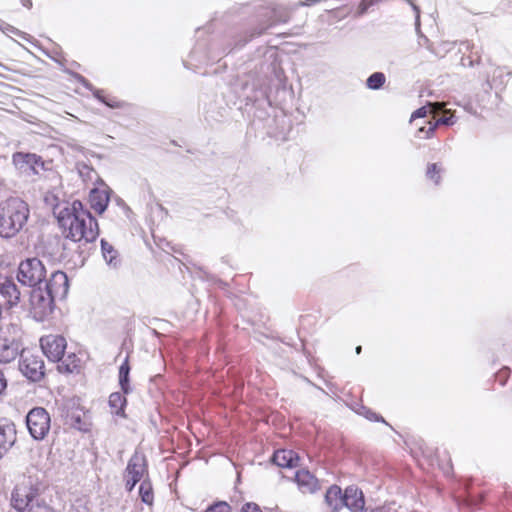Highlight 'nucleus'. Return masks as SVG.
Here are the masks:
<instances>
[{"label": "nucleus", "instance_id": "25", "mask_svg": "<svg viewBox=\"0 0 512 512\" xmlns=\"http://www.w3.org/2000/svg\"><path fill=\"white\" fill-rule=\"evenodd\" d=\"M272 14H273V19L270 21V23L268 25H266L265 27H262L260 30L256 31L253 35H251V37H253L255 35H261L268 27H270L276 23H285L289 19L288 12L285 10L278 11L275 9L272 11Z\"/></svg>", "mask_w": 512, "mask_h": 512}, {"label": "nucleus", "instance_id": "13", "mask_svg": "<svg viewBox=\"0 0 512 512\" xmlns=\"http://www.w3.org/2000/svg\"><path fill=\"white\" fill-rule=\"evenodd\" d=\"M344 506L350 509L352 512H367L364 508L365 501L361 490L355 486H349L344 492Z\"/></svg>", "mask_w": 512, "mask_h": 512}, {"label": "nucleus", "instance_id": "31", "mask_svg": "<svg viewBox=\"0 0 512 512\" xmlns=\"http://www.w3.org/2000/svg\"><path fill=\"white\" fill-rule=\"evenodd\" d=\"M78 171H79L80 176L83 178L84 177L90 178L92 173H94V174L96 173L93 168H91L90 166H88L86 164L79 165Z\"/></svg>", "mask_w": 512, "mask_h": 512}, {"label": "nucleus", "instance_id": "28", "mask_svg": "<svg viewBox=\"0 0 512 512\" xmlns=\"http://www.w3.org/2000/svg\"><path fill=\"white\" fill-rule=\"evenodd\" d=\"M440 172L441 168L438 166V164L433 163L428 166L426 175L429 179L433 180L435 184H439Z\"/></svg>", "mask_w": 512, "mask_h": 512}, {"label": "nucleus", "instance_id": "12", "mask_svg": "<svg viewBox=\"0 0 512 512\" xmlns=\"http://www.w3.org/2000/svg\"><path fill=\"white\" fill-rule=\"evenodd\" d=\"M125 472L126 489L128 491H132L145 472V464L143 460L138 456L132 457L128 462Z\"/></svg>", "mask_w": 512, "mask_h": 512}, {"label": "nucleus", "instance_id": "21", "mask_svg": "<svg viewBox=\"0 0 512 512\" xmlns=\"http://www.w3.org/2000/svg\"><path fill=\"white\" fill-rule=\"evenodd\" d=\"M443 109V103L440 102H429L427 106L420 107L416 111H414L411 115V121L415 120L416 118H424L428 114H433V117H435L437 114L442 112Z\"/></svg>", "mask_w": 512, "mask_h": 512}, {"label": "nucleus", "instance_id": "10", "mask_svg": "<svg viewBox=\"0 0 512 512\" xmlns=\"http://www.w3.org/2000/svg\"><path fill=\"white\" fill-rule=\"evenodd\" d=\"M40 498L35 496L34 491L27 485H17L11 497L12 506L19 512L29 511L32 504Z\"/></svg>", "mask_w": 512, "mask_h": 512}, {"label": "nucleus", "instance_id": "1", "mask_svg": "<svg viewBox=\"0 0 512 512\" xmlns=\"http://www.w3.org/2000/svg\"><path fill=\"white\" fill-rule=\"evenodd\" d=\"M57 218L60 227L66 232V237L73 241L94 242L99 235L97 220L78 200L60 210Z\"/></svg>", "mask_w": 512, "mask_h": 512}, {"label": "nucleus", "instance_id": "6", "mask_svg": "<svg viewBox=\"0 0 512 512\" xmlns=\"http://www.w3.org/2000/svg\"><path fill=\"white\" fill-rule=\"evenodd\" d=\"M26 425L33 439L42 440L50 430V415L44 408L35 407L28 412Z\"/></svg>", "mask_w": 512, "mask_h": 512}, {"label": "nucleus", "instance_id": "35", "mask_svg": "<svg viewBox=\"0 0 512 512\" xmlns=\"http://www.w3.org/2000/svg\"><path fill=\"white\" fill-rule=\"evenodd\" d=\"M7 387V379L3 373V371L0 369V395L3 393V391Z\"/></svg>", "mask_w": 512, "mask_h": 512}, {"label": "nucleus", "instance_id": "41", "mask_svg": "<svg viewBox=\"0 0 512 512\" xmlns=\"http://www.w3.org/2000/svg\"><path fill=\"white\" fill-rule=\"evenodd\" d=\"M361 350H362V347H361V346H357V347H356V353H357V354H360V353H361Z\"/></svg>", "mask_w": 512, "mask_h": 512}, {"label": "nucleus", "instance_id": "17", "mask_svg": "<svg viewBox=\"0 0 512 512\" xmlns=\"http://www.w3.org/2000/svg\"><path fill=\"white\" fill-rule=\"evenodd\" d=\"M299 461L298 455L292 450H277L273 455V462L279 467H295Z\"/></svg>", "mask_w": 512, "mask_h": 512}, {"label": "nucleus", "instance_id": "27", "mask_svg": "<svg viewBox=\"0 0 512 512\" xmlns=\"http://www.w3.org/2000/svg\"><path fill=\"white\" fill-rule=\"evenodd\" d=\"M139 494L141 500L146 504H151L153 501V491L151 483L148 481H143L139 487Z\"/></svg>", "mask_w": 512, "mask_h": 512}, {"label": "nucleus", "instance_id": "4", "mask_svg": "<svg viewBox=\"0 0 512 512\" xmlns=\"http://www.w3.org/2000/svg\"><path fill=\"white\" fill-rule=\"evenodd\" d=\"M16 278L23 286L30 288L43 285L49 279L44 263L37 257L22 260L18 265Z\"/></svg>", "mask_w": 512, "mask_h": 512}, {"label": "nucleus", "instance_id": "19", "mask_svg": "<svg viewBox=\"0 0 512 512\" xmlns=\"http://www.w3.org/2000/svg\"><path fill=\"white\" fill-rule=\"evenodd\" d=\"M101 251L104 260L109 266L117 268L120 265L121 261L119 259L118 251L113 247V245L104 239L101 240Z\"/></svg>", "mask_w": 512, "mask_h": 512}, {"label": "nucleus", "instance_id": "32", "mask_svg": "<svg viewBox=\"0 0 512 512\" xmlns=\"http://www.w3.org/2000/svg\"><path fill=\"white\" fill-rule=\"evenodd\" d=\"M1 30L5 33V34H8V33H12L14 35H18V36H21L22 38H26V34L19 31L18 29H16L15 27L9 25V24H5L3 27H1Z\"/></svg>", "mask_w": 512, "mask_h": 512}, {"label": "nucleus", "instance_id": "23", "mask_svg": "<svg viewBox=\"0 0 512 512\" xmlns=\"http://www.w3.org/2000/svg\"><path fill=\"white\" fill-rule=\"evenodd\" d=\"M126 405V398L119 392H114L109 396V406L112 413L119 416H124V407Z\"/></svg>", "mask_w": 512, "mask_h": 512}, {"label": "nucleus", "instance_id": "2", "mask_svg": "<svg viewBox=\"0 0 512 512\" xmlns=\"http://www.w3.org/2000/svg\"><path fill=\"white\" fill-rule=\"evenodd\" d=\"M31 289V311L36 320L42 321L52 313L55 300L66 297L69 290L68 277L63 271H54L45 284Z\"/></svg>", "mask_w": 512, "mask_h": 512}, {"label": "nucleus", "instance_id": "40", "mask_svg": "<svg viewBox=\"0 0 512 512\" xmlns=\"http://www.w3.org/2000/svg\"><path fill=\"white\" fill-rule=\"evenodd\" d=\"M370 512H387V511L385 510V508H375V509L370 510Z\"/></svg>", "mask_w": 512, "mask_h": 512}, {"label": "nucleus", "instance_id": "7", "mask_svg": "<svg viewBox=\"0 0 512 512\" xmlns=\"http://www.w3.org/2000/svg\"><path fill=\"white\" fill-rule=\"evenodd\" d=\"M43 354L52 362H59L64 356L66 339L61 335H46L40 338Z\"/></svg>", "mask_w": 512, "mask_h": 512}, {"label": "nucleus", "instance_id": "5", "mask_svg": "<svg viewBox=\"0 0 512 512\" xmlns=\"http://www.w3.org/2000/svg\"><path fill=\"white\" fill-rule=\"evenodd\" d=\"M19 369L25 377L33 382L40 381L45 375L42 357L28 349H23L20 353Z\"/></svg>", "mask_w": 512, "mask_h": 512}, {"label": "nucleus", "instance_id": "26", "mask_svg": "<svg viewBox=\"0 0 512 512\" xmlns=\"http://www.w3.org/2000/svg\"><path fill=\"white\" fill-rule=\"evenodd\" d=\"M386 77L382 72L372 73L366 80V86L371 90H378L383 87Z\"/></svg>", "mask_w": 512, "mask_h": 512}, {"label": "nucleus", "instance_id": "14", "mask_svg": "<svg viewBox=\"0 0 512 512\" xmlns=\"http://www.w3.org/2000/svg\"><path fill=\"white\" fill-rule=\"evenodd\" d=\"M109 191L107 189L94 188L89 194V203L91 208L98 214H102L107 209L109 203Z\"/></svg>", "mask_w": 512, "mask_h": 512}, {"label": "nucleus", "instance_id": "33", "mask_svg": "<svg viewBox=\"0 0 512 512\" xmlns=\"http://www.w3.org/2000/svg\"><path fill=\"white\" fill-rule=\"evenodd\" d=\"M508 373H509V369L508 368H504V369L500 370L497 373L496 379H497V381H499L501 383V385L505 384V381L507 379Z\"/></svg>", "mask_w": 512, "mask_h": 512}, {"label": "nucleus", "instance_id": "18", "mask_svg": "<svg viewBox=\"0 0 512 512\" xmlns=\"http://www.w3.org/2000/svg\"><path fill=\"white\" fill-rule=\"evenodd\" d=\"M344 494L337 485H332L328 488L325 494V502L332 511H338L344 506Z\"/></svg>", "mask_w": 512, "mask_h": 512}, {"label": "nucleus", "instance_id": "30", "mask_svg": "<svg viewBox=\"0 0 512 512\" xmlns=\"http://www.w3.org/2000/svg\"><path fill=\"white\" fill-rule=\"evenodd\" d=\"M231 507L227 502L219 501L209 506L204 512H230Z\"/></svg>", "mask_w": 512, "mask_h": 512}, {"label": "nucleus", "instance_id": "20", "mask_svg": "<svg viewBox=\"0 0 512 512\" xmlns=\"http://www.w3.org/2000/svg\"><path fill=\"white\" fill-rule=\"evenodd\" d=\"M58 369L60 372L73 373L78 371L80 368V359L75 353L68 354L66 357H62L59 361Z\"/></svg>", "mask_w": 512, "mask_h": 512}, {"label": "nucleus", "instance_id": "42", "mask_svg": "<svg viewBox=\"0 0 512 512\" xmlns=\"http://www.w3.org/2000/svg\"><path fill=\"white\" fill-rule=\"evenodd\" d=\"M318 0H312L313 3H316Z\"/></svg>", "mask_w": 512, "mask_h": 512}, {"label": "nucleus", "instance_id": "8", "mask_svg": "<svg viewBox=\"0 0 512 512\" xmlns=\"http://www.w3.org/2000/svg\"><path fill=\"white\" fill-rule=\"evenodd\" d=\"M12 160L17 169L28 175L38 174L44 165L41 157L33 153L16 152Z\"/></svg>", "mask_w": 512, "mask_h": 512}, {"label": "nucleus", "instance_id": "34", "mask_svg": "<svg viewBox=\"0 0 512 512\" xmlns=\"http://www.w3.org/2000/svg\"><path fill=\"white\" fill-rule=\"evenodd\" d=\"M241 512H262L258 505L255 503H246L243 507Z\"/></svg>", "mask_w": 512, "mask_h": 512}, {"label": "nucleus", "instance_id": "3", "mask_svg": "<svg viewBox=\"0 0 512 512\" xmlns=\"http://www.w3.org/2000/svg\"><path fill=\"white\" fill-rule=\"evenodd\" d=\"M30 219L29 204L20 197L0 201V238L12 239L26 230Z\"/></svg>", "mask_w": 512, "mask_h": 512}, {"label": "nucleus", "instance_id": "11", "mask_svg": "<svg viewBox=\"0 0 512 512\" xmlns=\"http://www.w3.org/2000/svg\"><path fill=\"white\" fill-rule=\"evenodd\" d=\"M17 439L16 426L8 420H0V459L13 447Z\"/></svg>", "mask_w": 512, "mask_h": 512}, {"label": "nucleus", "instance_id": "22", "mask_svg": "<svg viewBox=\"0 0 512 512\" xmlns=\"http://www.w3.org/2000/svg\"><path fill=\"white\" fill-rule=\"evenodd\" d=\"M444 115L439 118L438 120H436L435 122H431L429 121L427 124H428V130H427V136L428 137H432L436 128L439 126V125H453L455 124L456 120H455V117L453 114L450 113V110H444V108L442 109Z\"/></svg>", "mask_w": 512, "mask_h": 512}, {"label": "nucleus", "instance_id": "36", "mask_svg": "<svg viewBox=\"0 0 512 512\" xmlns=\"http://www.w3.org/2000/svg\"><path fill=\"white\" fill-rule=\"evenodd\" d=\"M427 130H428V127L426 126H421L418 130H417V133H416V136L419 137V138H429L427 136Z\"/></svg>", "mask_w": 512, "mask_h": 512}, {"label": "nucleus", "instance_id": "15", "mask_svg": "<svg viewBox=\"0 0 512 512\" xmlns=\"http://www.w3.org/2000/svg\"><path fill=\"white\" fill-rule=\"evenodd\" d=\"M20 345L15 339H0V363H10L19 354Z\"/></svg>", "mask_w": 512, "mask_h": 512}, {"label": "nucleus", "instance_id": "16", "mask_svg": "<svg viewBox=\"0 0 512 512\" xmlns=\"http://www.w3.org/2000/svg\"><path fill=\"white\" fill-rule=\"evenodd\" d=\"M295 480L304 493H312L318 487V480L308 470L297 471Z\"/></svg>", "mask_w": 512, "mask_h": 512}, {"label": "nucleus", "instance_id": "37", "mask_svg": "<svg viewBox=\"0 0 512 512\" xmlns=\"http://www.w3.org/2000/svg\"><path fill=\"white\" fill-rule=\"evenodd\" d=\"M100 93H101V92H100L99 90H97V91L94 93V95H95V97H96L97 99H99L101 102L105 103L107 106H109V107H111V108L116 107L114 104L107 102V101H106V100L101 96V94H100Z\"/></svg>", "mask_w": 512, "mask_h": 512}, {"label": "nucleus", "instance_id": "24", "mask_svg": "<svg viewBox=\"0 0 512 512\" xmlns=\"http://www.w3.org/2000/svg\"><path fill=\"white\" fill-rule=\"evenodd\" d=\"M129 372L130 366L128 364V360L126 359L119 368V384L125 394H128L131 391L129 385Z\"/></svg>", "mask_w": 512, "mask_h": 512}, {"label": "nucleus", "instance_id": "9", "mask_svg": "<svg viewBox=\"0 0 512 512\" xmlns=\"http://www.w3.org/2000/svg\"><path fill=\"white\" fill-rule=\"evenodd\" d=\"M0 295L8 309H12L21 301V292L13 277L0 274Z\"/></svg>", "mask_w": 512, "mask_h": 512}, {"label": "nucleus", "instance_id": "38", "mask_svg": "<svg viewBox=\"0 0 512 512\" xmlns=\"http://www.w3.org/2000/svg\"><path fill=\"white\" fill-rule=\"evenodd\" d=\"M21 3L24 7L30 9L32 7V1L31 0H21Z\"/></svg>", "mask_w": 512, "mask_h": 512}, {"label": "nucleus", "instance_id": "39", "mask_svg": "<svg viewBox=\"0 0 512 512\" xmlns=\"http://www.w3.org/2000/svg\"><path fill=\"white\" fill-rule=\"evenodd\" d=\"M367 418L371 419V420H375V421H378L379 420V417L376 416L375 413L373 412H370L368 415H366Z\"/></svg>", "mask_w": 512, "mask_h": 512}, {"label": "nucleus", "instance_id": "29", "mask_svg": "<svg viewBox=\"0 0 512 512\" xmlns=\"http://www.w3.org/2000/svg\"><path fill=\"white\" fill-rule=\"evenodd\" d=\"M29 512H57L54 508L47 505L44 501L37 500L29 508Z\"/></svg>", "mask_w": 512, "mask_h": 512}]
</instances>
